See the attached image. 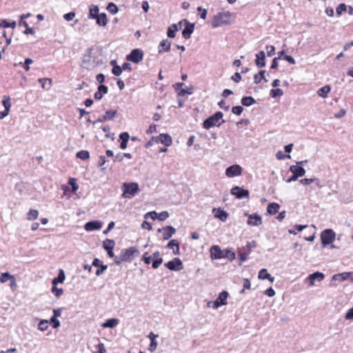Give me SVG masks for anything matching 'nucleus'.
<instances>
[{
	"label": "nucleus",
	"mask_w": 353,
	"mask_h": 353,
	"mask_svg": "<svg viewBox=\"0 0 353 353\" xmlns=\"http://www.w3.org/2000/svg\"><path fill=\"white\" fill-rule=\"evenodd\" d=\"M233 13L230 11L219 12L212 17L211 20V27L216 28L221 26H229L232 24L231 17Z\"/></svg>",
	"instance_id": "nucleus-1"
},
{
	"label": "nucleus",
	"mask_w": 353,
	"mask_h": 353,
	"mask_svg": "<svg viewBox=\"0 0 353 353\" xmlns=\"http://www.w3.org/2000/svg\"><path fill=\"white\" fill-rule=\"evenodd\" d=\"M223 117V114L222 112H216L203 121L202 123L203 128L204 129L209 130L214 126L219 127L222 123L225 122V120H222L219 122V121L222 119Z\"/></svg>",
	"instance_id": "nucleus-2"
},
{
	"label": "nucleus",
	"mask_w": 353,
	"mask_h": 353,
	"mask_svg": "<svg viewBox=\"0 0 353 353\" xmlns=\"http://www.w3.org/2000/svg\"><path fill=\"white\" fill-rule=\"evenodd\" d=\"M122 196L131 199L140 192L139 185L136 182L123 183L121 186Z\"/></svg>",
	"instance_id": "nucleus-3"
},
{
	"label": "nucleus",
	"mask_w": 353,
	"mask_h": 353,
	"mask_svg": "<svg viewBox=\"0 0 353 353\" xmlns=\"http://www.w3.org/2000/svg\"><path fill=\"white\" fill-rule=\"evenodd\" d=\"M336 238V233L332 229H325L321 233V241L323 248L331 245Z\"/></svg>",
	"instance_id": "nucleus-4"
},
{
	"label": "nucleus",
	"mask_w": 353,
	"mask_h": 353,
	"mask_svg": "<svg viewBox=\"0 0 353 353\" xmlns=\"http://www.w3.org/2000/svg\"><path fill=\"white\" fill-rule=\"evenodd\" d=\"M122 254V259L124 262H131L135 257L138 256L140 254L137 247L132 246L127 249H123L121 251Z\"/></svg>",
	"instance_id": "nucleus-5"
},
{
	"label": "nucleus",
	"mask_w": 353,
	"mask_h": 353,
	"mask_svg": "<svg viewBox=\"0 0 353 353\" xmlns=\"http://www.w3.org/2000/svg\"><path fill=\"white\" fill-rule=\"evenodd\" d=\"M183 23L185 25V27L182 30V37L186 39H190L194 32L195 24L184 19L180 21L178 25L181 27Z\"/></svg>",
	"instance_id": "nucleus-6"
},
{
	"label": "nucleus",
	"mask_w": 353,
	"mask_h": 353,
	"mask_svg": "<svg viewBox=\"0 0 353 353\" xmlns=\"http://www.w3.org/2000/svg\"><path fill=\"white\" fill-rule=\"evenodd\" d=\"M143 57L144 54L142 50L134 48L126 56V60L134 63H139L143 60Z\"/></svg>",
	"instance_id": "nucleus-7"
},
{
	"label": "nucleus",
	"mask_w": 353,
	"mask_h": 353,
	"mask_svg": "<svg viewBox=\"0 0 353 353\" xmlns=\"http://www.w3.org/2000/svg\"><path fill=\"white\" fill-rule=\"evenodd\" d=\"M230 194L238 199L250 197V191L243 187L234 186L230 190Z\"/></svg>",
	"instance_id": "nucleus-8"
},
{
	"label": "nucleus",
	"mask_w": 353,
	"mask_h": 353,
	"mask_svg": "<svg viewBox=\"0 0 353 353\" xmlns=\"http://www.w3.org/2000/svg\"><path fill=\"white\" fill-rule=\"evenodd\" d=\"M164 266L171 271H180L183 268V262L178 257L165 263Z\"/></svg>",
	"instance_id": "nucleus-9"
},
{
	"label": "nucleus",
	"mask_w": 353,
	"mask_h": 353,
	"mask_svg": "<svg viewBox=\"0 0 353 353\" xmlns=\"http://www.w3.org/2000/svg\"><path fill=\"white\" fill-rule=\"evenodd\" d=\"M347 280H350L353 282V272H345L342 273H338L336 274H334L332 277L331 282L333 281H339V282H343ZM331 285H333L334 284L331 283Z\"/></svg>",
	"instance_id": "nucleus-10"
},
{
	"label": "nucleus",
	"mask_w": 353,
	"mask_h": 353,
	"mask_svg": "<svg viewBox=\"0 0 353 353\" xmlns=\"http://www.w3.org/2000/svg\"><path fill=\"white\" fill-rule=\"evenodd\" d=\"M242 168L237 164L232 165L225 170V175L228 177H234L241 174Z\"/></svg>",
	"instance_id": "nucleus-11"
},
{
	"label": "nucleus",
	"mask_w": 353,
	"mask_h": 353,
	"mask_svg": "<svg viewBox=\"0 0 353 353\" xmlns=\"http://www.w3.org/2000/svg\"><path fill=\"white\" fill-rule=\"evenodd\" d=\"M92 48H90L86 50L85 54H83V56L82 57L81 64V67L88 69L91 66V65L92 63Z\"/></svg>",
	"instance_id": "nucleus-12"
},
{
	"label": "nucleus",
	"mask_w": 353,
	"mask_h": 353,
	"mask_svg": "<svg viewBox=\"0 0 353 353\" xmlns=\"http://www.w3.org/2000/svg\"><path fill=\"white\" fill-rule=\"evenodd\" d=\"M245 216H248V220L247 221V223L249 225L252 226H258L262 224V218L260 215L256 213H254L252 214H249L248 213H245Z\"/></svg>",
	"instance_id": "nucleus-13"
},
{
	"label": "nucleus",
	"mask_w": 353,
	"mask_h": 353,
	"mask_svg": "<svg viewBox=\"0 0 353 353\" xmlns=\"http://www.w3.org/2000/svg\"><path fill=\"white\" fill-rule=\"evenodd\" d=\"M210 252L212 260L223 259V250H222L217 245H212L210 249Z\"/></svg>",
	"instance_id": "nucleus-14"
},
{
	"label": "nucleus",
	"mask_w": 353,
	"mask_h": 353,
	"mask_svg": "<svg viewBox=\"0 0 353 353\" xmlns=\"http://www.w3.org/2000/svg\"><path fill=\"white\" fill-rule=\"evenodd\" d=\"M102 226L103 223L101 221L93 220L87 222L84 225V229L88 232H91L94 230H99L102 228Z\"/></svg>",
	"instance_id": "nucleus-15"
},
{
	"label": "nucleus",
	"mask_w": 353,
	"mask_h": 353,
	"mask_svg": "<svg viewBox=\"0 0 353 353\" xmlns=\"http://www.w3.org/2000/svg\"><path fill=\"white\" fill-rule=\"evenodd\" d=\"M92 265L97 268L95 273L97 276H101L108 268V265H104L103 261L98 258H94L93 259Z\"/></svg>",
	"instance_id": "nucleus-16"
},
{
	"label": "nucleus",
	"mask_w": 353,
	"mask_h": 353,
	"mask_svg": "<svg viewBox=\"0 0 353 353\" xmlns=\"http://www.w3.org/2000/svg\"><path fill=\"white\" fill-rule=\"evenodd\" d=\"M212 212L215 218L219 219L223 222H225L229 216V214L221 208H213Z\"/></svg>",
	"instance_id": "nucleus-17"
},
{
	"label": "nucleus",
	"mask_w": 353,
	"mask_h": 353,
	"mask_svg": "<svg viewBox=\"0 0 353 353\" xmlns=\"http://www.w3.org/2000/svg\"><path fill=\"white\" fill-rule=\"evenodd\" d=\"M172 41L168 39L162 40L158 46V53L159 54H163L164 52H168L170 50Z\"/></svg>",
	"instance_id": "nucleus-18"
},
{
	"label": "nucleus",
	"mask_w": 353,
	"mask_h": 353,
	"mask_svg": "<svg viewBox=\"0 0 353 353\" xmlns=\"http://www.w3.org/2000/svg\"><path fill=\"white\" fill-rule=\"evenodd\" d=\"M156 143H161L168 147L172 143V137L168 134H160L157 137Z\"/></svg>",
	"instance_id": "nucleus-19"
},
{
	"label": "nucleus",
	"mask_w": 353,
	"mask_h": 353,
	"mask_svg": "<svg viewBox=\"0 0 353 353\" xmlns=\"http://www.w3.org/2000/svg\"><path fill=\"white\" fill-rule=\"evenodd\" d=\"M256 59L254 61L256 67L261 68L265 66V52L261 50L256 54Z\"/></svg>",
	"instance_id": "nucleus-20"
},
{
	"label": "nucleus",
	"mask_w": 353,
	"mask_h": 353,
	"mask_svg": "<svg viewBox=\"0 0 353 353\" xmlns=\"http://www.w3.org/2000/svg\"><path fill=\"white\" fill-rule=\"evenodd\" d=\"M325 274L323 272H315L312 274H310L307 279L309 281L310 284L314 285V281H321L324 279Z\"/></svg>",
	"instance_id": "nucleus-21"
},
{
	"label": "nucleus",
	"mask_w": 353,
	"mask_h": 353,
	"mask_svg": "<svg viewBox=\"0 0 353 353\" xmlns=\"http://www.w3.org/2000/svg\"><path fill=\"white\" fill-rule=\"evenodd\" d=\"M289 170L292 174L298 176L299 177L303 176L306 172V171L303 167L297 164L290 165Z\"/></svg>",
	"instance_id": "nucleus-22"
},
{
	"label": "nucleus",
	"mask_w": 353,
	"mask_h": 353,
	"mask_svg": "<svg viewBox=\"0 0 353 353\" xmlns=\"http://www.w3.org/2000/svg\"><path fill=\"white\" fill-rule=\"evenodd\" d=\"M258 279L259 280H265L268 279L271 283H273L274 281V277L272 276L268 272V270L265 268H262L259 270L258 274Z\"/></svg>",
	"instance_id": "nucleus-23"
},
{
	"label": "nucleus",
	"mask_w": 353,
	"mask_h": 353,
	"mask_svg": "<svg viewBox=\"0 0 353 353\" xmlns=\"http://www.w3.org/2000/svg\"><path fill=\"white\" fill-rule=\"evenodd\" d=\"M120 143V148L122 150H125L128 146V142L130 139V134L128 132H121L119 136Z\"/></svg>",
	"instance_id": "nucleus-24"
},
{
	"label": "nucleus",
	"mask_w": 353,
	"mask_h": 353,
	"mask_svg": "<svg viewBox=\"0 0 353 353\" xmlns=\"http://www.w3.org/2000/svg\"><path fill=\"white\" fill-rule=\"evenodd\" d=\"M176 229L172 225H167L165 227V230L163 232V239L167 241L170 239L172 235L176 233Z\"/></svg>",
	"instance_id": "nucleus-25"
},
{
	"label": "nucleus",
	"mask_w": 353,
	"mask_h": 353,
	"mask_svg": "<svg viewBox=\"0 0 353 353\" xmlns=\"http://www.w3.org/2000/svg\"><path fill=\"white\" fill-rule=\"evenodd\" d=\"M167 248L172 249L174 254H179L180 243L176 239L170 240L167 244Z\"/></svg>",
	"instance_id": "nucleus-26"
},
{
	"label": "nucleus",
	"mask_w": 353,
	"mask_h": 353,
	"mask_svg": "<svg viewBox=\"0 0 353 353\" xmlns=\"http://www.w3.org/2000/svg\"><path fill=\"white\" fill-rule=\"evenodd\" d=\"M119 323V320L116 318H111L107 319L105 322L101 324V327L103 328H114Z\"/></svg>",
	"instance_id": "nucleus-27"
},
{
	"label": "nucleus",
	"mask_w": 353,
	"mask_h": 353,
	"mask_svg": "<svg viewBox=\"0 0 353 353\" xmlns=\"http://www.w3.org/2000/svg\"><path fill=\"white\" fill-rule=\"evenodd\" d=\"M65 279V272L63 269L59 270L57 276L54 277L52 281V284L57 285L58 283H63Z\"/></svg>",
	"instance_id": "nucleus-28"
},
{
	"label": "nucleus",
	"mask_w": 353,
	"mask_h": 353,
	"mask_svg": "<svg viewBox=\"0 0 353 353\" xmlns=\"http://www.w3.org/2000/svg\"><path fill=\"white\" fill-rule=\"evenodd\" d=\"M280 209V205L277 203H270L267 206V214L270 215H274L279 212Z\"/></svg>",
	"instance_id": "nucleus-29"
},
{
	"label": "nucleus",
	"mask_w": 353,
	"mask_h": 353,
	"mask_svg": "<svg viewBox=\"0 0 353 353\" xmlns=\"http://www.w3.org/2000/svg\"><path fill=\"white\" fill-rule=\"evenodd\" d=\"M241 103L243 106L250 107L256 103V100L254 97L251 96H245L243 97L241 99Z\"/></svg>",
	"instance_id": "nucleus-30"
},
{
	"label": "nucleus",
	"mask_w": 353,
	"mask_h": 353,
	"mask_svg": "<svg viewBox=\"0 0 353 353\" xmlns=\"http://www.w3.org/2000/svg\"><path fill=\"white\" fill-rule=\"evenodd\" d=\"M266 71L261 70L259 72V73L255 74L254 75V83L259 84L262 80L265 82H268V80L265 78V74Z\"/></svg>",
	"instance_id": "nucleus-31"
},
{
	"label": "nucleus",
	"mask_w": 353,
	"mask_h": 353,
	"mask_svg": "<svg viewBox=\"0 0 353 353\" xmlns=\"http://www.w3.org/2000/svg\"><path fill=\"white\" fill-rule=\"evenodd\" d=\"M94 19H96L97 24L99 26H105L108 23L107 15L105 13H100Z\"/></svg>",
	"instance_id": "nucleus-32"
},
{
	"label": "nucleus",
	"mask_w": 353,
	"mask_h": 353,
	"mask_svg": "<svg viewBox=\"0 0 353 353\" xmlns=\"http://www.w3.org/2000/svg\"><path fill=\"white\" fill-rule=\"evenodd\" d=\"M99 14V8L98 6L91 5L90 6L88 13L89 19H95Z\"/></svg>",
	"instance_id": "nucleus-33"
},
{
	"label": "nucleus",
	"mask_w": 353,
	"mask_h": 353,
	"mask_svg": "<svg viewBox=\"0 0 353 353\" xmlns=\"http://www.w3.org/2000/svg\"><path fill=\"white\" fill-rule=\"evenodd\" d=\"M178 24L173 23L170 25L167 30V36L169 38H174L176 33L179 30Z\"/></svg>",
	"instance_id": "nucleus-34"
},
{
	"label": "nucleus",
	"mask_w": 353,
	"mask_h": 353,
	"mask_svg": "<svg viewBox=\"0 0 353 353\" xmlns=\"http://www.w3.org/2000/svg\"><path fill=\"white\" fill-rule=\"evenodd\" d=\"M228 296V292L225 290H223L219 294V296L216 299H217V301L221 304L222 306L225 305L228 303L227 299Z\"/></svg>",
	"instance_id": "nucleus-35"
},
{
	"label": "nucleus",
	"mask_w": 353,
	"mask_h": 353,
	"mask_svg": "<svg viewBox=\"0 0 353 353\" xmlns=\"http://www.w3.org/2000/svg\"><path fill=\"white\" fill-rule=\"evenodd\" d=\"M38 81L40 83L42 88L48 90L52 86V79L49 78H41Z\"/></svg>",
	"instance_id": "nucleus-36"
},
{
	"label": "nucleus",
	"mask_w": 353,
	"mask_h": 353,
	"mask_svg": "<svg viewBox=\"0 0 353 353\" xmlns=\"http://www.w3.org/2000/svg\"><path fill=\"white\" fill-rule=\"evenodd\" d=\"M331 91V87L329 85H324L319 88L317 91V94L322 98H325L327 94Z\"/></svg>",
	"instance_id": "nucleus-37"
},
{
	"label": "nucleus",
	"mask_w": 353,
	"mask_h": 353,
	"mask_svg": "<svg viewBox=\"0 0 353 353\" xmlns=\"http://www.w3.org/2000/svg\"><path fill=\"white\" fill-rule=\"evenodd\" d=\"M115 241L113 239H106L102 243L103 248L106 251L110 249H114Z\"/></svg>",
	"instance_id": "nucleus-38"
},
{
	"label": "nucleus",
	"mask_w": 353,
	"mask_h": 353,
	"mask_svg": "<svg viewBox=\"0 0 353 353\" xmlns=\"http://www.w3.org/2000/svg\"><path fill=\"white\" fill-rule=\"evenodd\" d=\"M223 258H227L229 261H232L236 258L235 252L232 249H225L223 250Z\"/></svg>",
	"instance_id": "nucleus-39"
},
{
	"label": "nucleus",
	"mask_w": 353,
	"mask_h": 353,
	"mask_svg": "<svg viewBox=\"0 0 353 353\" xmlns=\"http://www.w3.org/2000/svg\"><path fill=\"white\" fill-rule=\"evenodd\" d=\"M106 9L112 14H115L119 12L118 6L113 2L108 3Z\"/></svg>",
	"instance_id": "nucleus-40"
},
{
	"label": "nucleus",
	"mask_w": 353,
	"mask_h": 353,
	"mask_svg": "<svg viewBox=\"0 0 353 353\" xmlns=\"http://www.w3.org/2000/svg\"><path fill=\"white\" fill-rule=\"evenodd\" d=\"M76 157L81 160H87L90 158V152L88 150H82L77 152Z\"/></svg>",
	"instance_id": "nucleus-41"
},
{
	"label": "nucleus",
	"mask_w": 353,
	"mask_h": 353,
	"mask_svg": "<svg viewBox=\"0 0 353 353\" xmlns=\"http://www.w3.org/2000/svg\"><path fill=\"white\" fill-rule=\"evenodd\" d=\"M48 323H49L48 320L41 319L39 321V323L37 326L38 330L41 332H44V331L47 330L48 328Z\"/></svg>",
	"instance_id": "nucleus-42"
},
{
	"label": "nucleus",
	"mask_w": 353,
	"mask_h": 353,
	"mask_svg": "<svg viewBox=\"0 0 353 353\" xmlns=\"http://www.w3.org/2000/svg\"><path fill=\"white\" fill-rule=\"evenodd\" d=\"M2 104L5 110L10 112L11 108V101L9 96L4 95L3 97Z\"/></svg>",
	"instance_id": "nucleus-43"
},
{
	"label": "nucleus",
	"mask_w": 353,
	"mask_h": 353,
	"mask_svg": "<svg viewBox=\"0 0 353 353\" xmlns=\"http://www.w3.org/2000/svg\"><path fill=\"white\" fill-rule=\"evenodd\" d=\"M39 216V212L37 210L31 209L27 214V219L29 221H33L37 219Z\"/></svg>",
	"instance_id": "nucleus-44"
},
{
	"label": "nucleus",
	"mask_w": 353,
	"mask_h": 353,
	"mask_svg": "<svg viewBox=\"0 0 353 353\" xmlns=\"http://www.w3.org/2000/svg\"><path fill=\"white\" fill-rule=\"evenodd\" d=\"M283 94V91L281 88L272 89L270 92V95L272 98L280 97Z\"/></svg>",
	"instance_id": "nucleus-45"
},
{
	"label": "nucleus",
	"mask_w": 353,
	"mask_h": 353,
	"mask_svg": "<svg viewBox=\"0 0 353 353\" xmlns=\"http://www.w3.org/2000/svg\"><path fill=\"white\" fill-rule=\"evenodd\" d=\"M117 110H108L105 111L104 117L106 119V121H111L114 118V117L117 115Z\"/></svg>",
	"instance_id": "nucleus-46"
},
{
	"label": "nucleus",
	"mask_w": 353,
	"mask_h": 353,
	"mask_svg": "<svg viewBox=\"0 0 353 353\" xmlns=\"http://www.w3.org/2000/svg\"><path fill=\"white\" fill-rule=\"evenodd\" d=\"M32 63H33V60L32 59L26 58V59H25V61L23 63L20 62V63H19L18 65H21L26 71H29L30 70L29 65L30 64H32Z\"/></svg>",
	"instance_id": "nucleus-47"
},
{
	"label": "nucleus",
	"mask_w": 353,
	"mask_h": 353,
	"mask_svg": "<svg viewBox=\"0 0 353 353\" xmlns=\"http://www.w3.org/2000/svg\"><path fill=\"white\" fill-rule=\"evenodd\" d=\"M9 279H14V276L11 275L9 272H3L0 275V282L6 283Z\"/></svg>",
	"instance_id": "nucleus-48"
},
{
	"label": "nucleus",
	"mask_w": 353,
	"mask_h": 353,
	"mask_svg": "<svg viewBox=\"0 0 353 353\" xmlns=\"http://www.w3.org/2000/svg\"><path fill=\"white\" fill-rule=\"evenodd\" d=\"M193 89H194V87L193 86H190L186 89L185 88H183V89H181V90L178 92V96H184L186 94H192L193 93Z\"/></svg>",
	"instance_id": "nucleus-49"
},
{
	"label": "nucleus",
	"mask_w": 353,
	"mask_h": 353,
	"mask_svg": "<svg viewBox=\"0 0 353 353\" xmlns=\"http://www.w3.org/2000/svg\"><path fill=\"white\" fill-rule=\"evenodd\" d=\"M347 10V6L344 3H341L339 4V6L336 8V14L340 16L343 12Z\"/></svg>",
	"instance_id": "nucleus-50"
},
{
	"label": "nucleus",
	"mask_w": 353,
	"mask_h": 353,
	"mask_svg": "<svg viewBox=\"0 0 353 353\" xmlns=\"http://www.w3.org/2000/svg\"><path fill=\"white\" fill-rule=\"evenodd\" d=\"M49 323H50L53 328L57 329L60 327L61 323L60 321L57 319V318L51 316L50 320H48Z\"/></svg>",
	"instance_id": "nucleus-51"
},
{
	"label": "nucleus",
	"mask_w": 353,
	"mask_h": 353,
	"mask_svg": "<svg viewBox=\"0 0 353 353\" xmlns=\"http://www.w3.org/2000/svg\"><path fill=\"white\" fill-rule=\"evenodd\" d=\"M243 105H235L232 108V112L237 116H239L243 112Z\"/></svg>",
	"instance_id": "nucleus-52"
},
{
	"label": "nucleus",
	"mask_w": 353,
	"mask_h": 353,
	"mask_svg": "<svg viewBox=\"0 0 353 353\" xmlns=\"http://www.w3.org/2000/svg\"><path fill=\"white\" fill-rule=\"evenodd\" d=\"M102 130L104 132H105V137L106 138H111L112 140H114V134L112 133V134H110V128L109 125H104L103 127H102Z\"/></svg>",
	"instance_id": "nucleus-53"
},
{
	"label": "nucleus",
	"mask_w": 353,
	"mask_h": 353,
	"mask_svg": "<svg viewBox=\"0 0 353 353\" xmlns=\"http://www.w3.org/2000/svg\"><path fill=\"white\" fill-rule=\"evenodd\" d=\"M3 28H14L16 27L17 23L15 21H9L8 19H3Z\"/></svg>",
	"instance_id": "nucleus-54"
},
{
	"label": "nucleus",
	"mask_w": 353,
	"mask_h": 353,
	"mask_svg": "<svg viewBox=\"0 0 353 353\" xmlns=\"http://www.w3.org/2000/svg\"><path fill=\"white\" fill-rule=\"evenodd\" d=\"M68 183L71 185V189L73 192H77V190L79 189V185L76 182V179L70 178L69 179Z\"/></svg>",
	"instance_id": "nucleus-55"
},
{
	"label": "nucleus",
	"mask_w": 353,
	"mask_h": 353,
	"mask_svg": "<svg viewBox=\"0 0 353 353\" xmlns=\"http://www.w3.org/2000/svg\"><path fill=\"white\" fill-rule=\"evenodd\" d=\"M52 292L55 295V296L59 297L61 295L63 294V290L62 288H57V285H52Z\"/></svg>",
	"instance_id": "nucleus-56"
},
{
	"label": "nucleus",
	"mask_w": 353,
	"mask_h": 353,
	"mask_svg": "<svg viewBox=\"0 0 353 353\" xmlns=\"http://www.w3.org/2000/svg\"><path fill=\"white\" fill-rule=\"evenodd\" d=\"M152 260V268L153 269H157L163 261V259H154Z\"/></svg>",
	"instance_id": "nucleus-57"
},
{
	"label": "nucleus",
	"mask_w": 353,
	"mask_h": 353,
	"mask_svg": "<svg viewBox=\"0 0 353 353\" xmlns=\"http://www.w3.org/2000/svg\"><path fill=\"white\" fill-rule=\"evenodd\" d=\"M123 72L122 68L120 65L114 66L112 68V73L115 76H120Z\"/></svg>",
	"instance_id": "nucleus-58"
},
{
	"label": "nucleus",
	"mask_w": 353,
	"mask_h": 353,
	"mask_svg": "<svg viewBox=\"0 0 353 353\" xmlns=\"http://www.w3.org/2000/svg\"><path fill=\"white\" fill-rule=\"evenodd\" d=\"M169 217V213L167 211H163L158 213L157 219L160 221H163Z\"/></svg>",
	"instance_id": "nucleus-59"
},
{
	"label": "nucleus",
	"mask_w": 353,
	"mask_h": 353,
	"mask_svg": "<svg viewBox=\"0 0 353 353\" xmlns=\"http://www.w3.org/2000/svg\"><path fill=\"white\" fill-rule=\"evenodd\" d=\"M197 10L200 12V18L202 19H205L208 14V10L201 6L197 8Z\"/></svg>",
	"instance_id": "nucleus-60"
},
{
	"label": "nucleus",
	"mask_w": 353,
	"mask_h": 353,
	"mask_svg": "<svg viewBox=\"0 0 353 353\" xmlns=\"http://www.w3.org/2000/svg\"><path fill=\"white\" fill-rule=\"evenodd\" d=\"M144 217L145 219L150 217L152 220H156L158 217V213L156 211L148 212L145 214Z\"/></svg>",
	"instance_id": "nucleus-61"
},
{
	"label": "nucleus",
	"mask_w": 353,
	"mask_h": 353,
	"mask_svg": "<svg viewBox=\"0 0 353 353\" xmlns=\"http://www.w3.org/2000/svg\"><path fill=\"white\" fill-rule=\"evenodd\" d=\"M276 157L279 160H283L285 159H290L291 157L290 154H285L282 151H278L276 154Z\"/></svg>",
	"instance_id": "nucleus-62"
},
{
	"label": "nucleus",
	"mask_w": 353,
	"mask_h": 353,
	"mask_svg": "<svg viewBox=\"0 0 353 353\" xmlns=\"http://www.w3.org/2000/svg\"><path fill=\"white\" fill-rule=\"evenodd\" d=\"M148 252H145L141 260L143 261L145 264H150L152 261V256H148Z\"/></svg>",
	"instance_id": "nucleus-63"
},
{
	"label": "nucleus",
	"mask_w": 353,
	"mask_h": 353,
	"mask_svg": "<svg viewBox=\"0 0 353 353\" xmlns=\"http://www.w3.org/2000/svg\"><path fill=\"white\" fill-rule=\"evenodd\" d=\"M75 14V12L73 11L69 12L63 15V19L67 21H72L74 18Z\"/></svg>",
	"instance_id": "nucleus-64"
}]
</instances>
